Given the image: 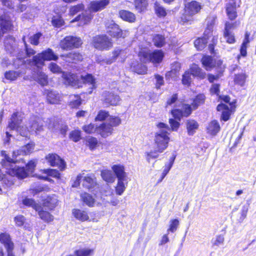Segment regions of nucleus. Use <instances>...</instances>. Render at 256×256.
I'll use <instances>...</instances> for the list:
<instances>
[{
  "mask_svg": "<svg viewBox=\"0 0 256 256\" xmlns=\"http://www.w3.org/2000/svg\"><path fill=\"white\" fill-rule=\"evenodd\" d=\"M158 126L160 128L156 132L154 138V150L147 152L146 159L150 162V158H156L158 156V153L162 152L168 147L170 138L168 136V130H170L168 126L162 122H160Z\"/></svg>",
  "mask_w": 256,
  "mask_h": 256,
  "instance_id": "1",
  "label": "nucleus"
},
{
  "mask_svg": "<svg viewBox=\"0 0 256 256\" xmlns=\"http://www.w3.org/2000/svg\"><path fill=\"white\" fill-rule=\"evenodd\" d=\"M16 152H14L12 158H10L6 153V151L1 152L2 156L3 158L1 162V164L4 168L6 169V172L9 175L16 176L20 178H24L27 177L29 172L24 167H19L16 165L18 160L15 157Z\"/></svg>",
  "mask_w": 256,
  "mask_h": 256,
  "instance_id": "2",
  "label": "nucleus"
},
{
  "mask_svg": "<svg viewBox=\"0 0 256 256\" xmlns=\"http://www.w3.org/2000/svg\"><path fill=\"white\" fill-rule=\"evenodd\" d=\"M202 6L196 1H192L186 3L184 13L182 15L180 22L184 24L192 21L193 16L198 14Z\"/></svg>",
  "mask_w": 256,
  "mask_h": 256,
  "instance_id": "3",
  "label": "nucleus"
},
{
  "mask_svg": "<svg viewBox=\"0 0 256 256\" xmlns=\"http://www.w3.org/2000/svg\"><path fill=\"white\" fill-rule=\"evenodd\" d=\"M58 59V56L52 49L48 48L34 56L32 62L34 66L40 68L44 66L46 60H56Z\"/></svg>",
  "mask_w": 256,
  "mask_h": 256,
  "instance_id": "4",
  "label": "nucleus"
},
{
  "mask_svg": "<svg viewBox=\"0 0 256 256\" xmlns=\"http://www.w3.org/2000/svg\"><path fill=\"white\" fill-rule=\"evenodd\" d=\"M138 56L141 62L144 63L150 62L159 63L162 60L164 54L162 50H155L153 52L142 50L140 52Z\"/></svg>",
  "mask_w": 256,
  "mask_h": 256,
  "instance_id": "5",
  "label": "nucleus"
},
{
  "mask_svg": "<svg viewBox=\"0 0 256 256\" xmlns=\"http://www.w3.org/2000/svg\"><path fill=\"white\" fill-rule=\"evenodd\" d=\"M82 44L80 38L74 36H66L61 40L60 46L64 50H68L79 48Z\"/></svg>",
  "mask_w": 256,
  "mask_h": 256,
  "instance_id": "6",
  "label": "nucleus"
},
{
  "mask_svg": "<svg viewBox=\"0 0 256 256\" xmlns=\"http://www.w3.org/2000/svg\"><path fill=\"white\" fill-rule=\"evenodd\" d=\"M49 202H50L48 200H46L44 203V206H40V207L37 208L36 210L40 218L42 220L46 222H52L54 220V216L50 214V212L44 210V209L46 210L44 207L47 206L48 208V209L52 210L55 207L56 204V202H54L52 203H50V204L48 205Z\"/></svg>",
  "mask_w": 256,
  "mask_h": 256,
  "instance_id": "7",
  "label": "nucleus"
},
{
  "mask_svg": "<svg viewBox=\"0 0 256 256\" xmlns=\"http://www.w3.org/2000/svg\"><path fill=\"white\" fill-rule=\"evenodd\" d=\"M94 47L99 50H108L112 46L111 40L106 35L98 36L92 40Z\"/></svg>",
  "mask_w": 256,
  "mask_h": 256,
  "instance_id": "8",
  "label": "nucleus"
},
{
  "mask_svg": "<svg viewBox=\"0 0 256 256\" xmlns=\"http://www.w3.org/2000/svg\"><path fill=\"white\" fill-rule=\"evenodd\" d=\"M102 100L106 106H116L120 100V98L116 94L113 92L105 91L102 94Z\"/></svg>",
  "mask_w": 256,
  "mask_h": 256,
  "instance_id": "9",
  "label": "nucleus"
},
{
  "mask_svg": "<svg viewBox=\"0 0 256 256\" xmlns=\"http://www.w3.org/2000/svg\"><path fill=\"white\" fill-rule=\"evenodd\" d=\"M106 26L107 29V33L112 36L117 38H124L125 37L122 30L120 29L119 26L113 21L107 22L106 24Z\"/></svg>",
  "mask_w": 256,
  "mask_h": 256,
  "instance_id": "10",
  "label": "nucleus"
},
{
  "mask_svg": "<svg viewBox=\"0 0 256 256\" xmlns=\"http://www.w3.org/2000/svg\"><path fill=\"white\" fill-rule=\"evenodd\" d=\"M46 159L52 166H58L61 170H63L66 167V163L58 155L56 154H49L46 156Z\"/></svg>",
  "mask_w": 256,
  "mask_h": 256,
  "instance_id": "11",
  "label": "nucleus"
},
{
  "mask_svg": "<svg viewBox=\"0 0 256 256\" xmlns=\"http://www.w3.org/2000/svg\"><path fill=\"white\" fill-rule=\"evenodd\" d=\"M0 241L6 250L8 256H14L12 253L14 245L10 235L6 233L1 234H0Z\"/></svg>",
  "mask_w": 256,
  "mask_h": 256,
  "instance_id": "12",
  "label": "nucleus"
},
{
  "mask_svg": "<svg viewBox=\"0 0 256 256\" xmlns=\"http://www.w3.org/2000/svg\"><path fill=\"white\" fill-rule=\"evenodd\" d=\"M110 0H97L90 2L88 8L90 12H96L104 9L109 4Z\"/></svg>",
  "mask_w": 256,
  "mask_h": 256,
  "instance_id": "13",
  "label": "nucleus"
},
{
  "mask_svg": "<svg viewBox=\"0 0 256 256\" xmlns=\"http://www.w3.org/2000/svg\"><path fill=\"white\" fill-rule=\"evenodd\" d=\"M12 26L10 18L8 16L4 14L0 16V38L5 32L10 30Z\"/></svg>",
  "mask_w": 256,
  "mask_h": 256,
  "instance_id": "14",
  "label": "nucleus"
},
{
  "mask_svg": "<svg viewBox=\"0 0 256 256\" xmlns=\"http://www.w3.org/2000/svg\"><path fill=\"white\" fill-rule=\"evenodd\" d=\"M34 70L32 74V78L42 86H46L48 83V76L39 68Z\"/></svg>",
  "mask_w": 256,
  "mask_h": 256,
  "instance_id": "15",
  "label": "nucleus"
},
{
  "mask_svg": "<svg viewBox=\"0 0 256 256\" xmlns=\"http://www.w3.org/2000/svg\"><path fill=\"white\" fill-rule=\"evenodd\" d=\"M62 77L64 80V82L66 85L78 88L80 86L78 82V78L75 74L70 73L63 72L62 74Z\"/></svg>",
  "mask_w": 256,
  "mask_h": 256,
  "instance_id": "16",
  "label": "nucleus"
},
{
  "mask_svg": "<svg viewBox=\"0 0 256 256\" xmlns=\"http://www.w3.org/2000/svg\"><path fill=\"white\" fill-rule=\"evenodd\" d=\"M216 22V16L214 14L209 16L206 19V28L205 30L204 36H212L213 28Z\"/></svg>",
  "mask_w": 256,
  "mask_h": 256,
  "instance_id": "17",
  "label": "nucleus"
},
{
  "mask_svg": "<svg viewBox=\"0 0 256 256\" xmlns=\"http://www.w3.org/2000/svg\"><path fill=\"white\" fill-rule=\"evenodd\" d=\"M226 4V11L229 18L233 20L237 16L236 12V0H228Z\"/></svg>",
  "mask_w": 256,
  "mask_h": 256,
  "instance_id": "18",
  "label": "nucleus"
},
{
  "mask_svg": "<svg viewBox=\"0 0 256 256\" xmlns=\"http://www.w3.org/2000/svg\"><path fill=\"white\" fill-rule=\"evenodd\" d=\"M92 12H90L89 10H85L81 14H78L72 22H80L81 23L84 24H87L92 18L94 15L92 14Z\"/></svg>",
  "mask_w": 256,
  "mask_h": 256,
  "instance_id": "19",
  "label": "nucleus"
},
{
  "mask_svg": "<svg viewBox=\"0 0 256 256\" xmlns=\"http://www.w3.org/2000/svg\"><path fill=\"white\" fill-rule=\"evenodd\" d=\"M113 128L108 124L106 122L102 124L96 128V132L100 134L102 137L106 138L111 134Z\"/></svg>",
  "mask_w": 256,
  "mask_h": 256,
  "instance_id": "20",
  "label": "nucleus"
},
{
  "mask_svg": "<svg viewBox=\"0 0 256 256\" xmlns=\"http://www.w3.org/2000/svg\"><path fill=\"white\" fill-rule=\"evenodd\" d=\"M62 96L56 91H48L46 94V100L50 104H57L61 100Z\"/></svg>",
  "mask_w": 256,
  "mask_h": 256,
  "instance_id": "21",
  "label": "nucleus"
},
{
  "mask_svg": "<svg viewBox=\"0 0 256 256\" xmlns=\"http://www.w3.org/2000/svg\"><path fill=\"white\" fill-rule=\"evenodd\" d=\"M218 111H222L221 120L226 122L230 118V110L228 106L224 104H219L216 108Z\"/></svg>",
  "mask_w": 256,
  "mask_h": 256,
  "instance_id": "22",
  "label": "nucleus"
},
{
  "mask_svg": "<svg viewBox=\"0 0 256 256\" xmlns=\"http://www.w3.org/2000/svg\"><path fill=\"white\" fill-rule=\"evenodd\" d=\"M62 56L64 57V60L68 62L76 63L82 60V55L77 52H70L66 55L63 54Z\"/></svg>",
  "mask_w": 256,
  "mask_h": 256,
  "instance_id": "23",
  "label": "nucleus"
},
{
  "mask_svg": "<svg viewBox=\"0 0 256 256\" xmlns=\"http://www.w3.org/2000/svg\"><path fill=\"white\" fill-rule=\"evenodd\" d=\"M81 79L85 85L88 84L90 86V90L88 91V93L90 94L92 90L96 88L95 80L93 76L90 74H87L84 76H82Z\"/></svg>",
  "mask_w": 256,
  "mask_h": 256,
  "instance_id": "24",
  "label": "nucleus"
},
{
  "mask_svg": "<svg viewBox=\"0 0 256 256\" xmlns=\"http://www.w3.org/2000/svg\"><path fill=\"white\" fill-rule=\"evenodd\" d=\"M14 41V38L10 35L8 36L4 40V45L6 50L12 54H14V51L16 48Z\"/></svg>",
  "mask_w": 256,
  "mask_h": 256,
  "instance_id": "25",
  "label": "nucleus"
},
{
  "mask_svg": "<svg viewBox=\"0 0 256 256\" xmlns=\"http://www.w3.org/2000/svg\"><path fill=\"white\" fill-rule=\"evenodd\" d=\"M18 112H14L8 124V128L11 130H18L20 124L22 122V118L18 117Z\"/></svg>",
  "mask_w": 256,
  "mask_h": 256,
  "instance_id": "26",
  "label": "nucleus"
},
{
  "mask_svg": "<svg viewBox=\"0 0 256 256\" xmlns=\"http://www.w3.org/2000/svg\"><path fill=\"white\" fill-rule=\"evenodd\" d=\"M220 126L218 121L212 120L206 127L207 132L212 136H216L220 130Z\"/></svg>",
  "mask_w": 256,
  "mask_h": 256,
  "instance_id": "27",
  "label": "nucleus"
},
{
  "mask_svg": "<svg viewBox=\"0 0 256 256\" xmlns=\"http://www.w3.org/2000/svg\"><path fill=\"white\" fill-rule=\"evenodd\" d=\"M74 217L82 222H84L89 219V216L86 212L79 209H74L72 212Z\"/></svg>",
  "mask_w": 256,
  "mask_h": 256,
  "instance_id": "28",
  "label": "nucleus"
},
{
  "mask_svg": "<svg viewBox=\"0 0 256 256\" xmlns=\"http://www.w3.org/2000/svg\"><path fill=\"white\" fill-rule=\"evenodd\" d=\"M112 169L118 178V180H126V174L124 172L123 166L120 165H114Z\"/></svg>",
  "mask_w": 256,
  "mask_h": 256,
  "instance_id": "29",
  "label": "nucleus"
},
{
  "mask_svg": "<svg viewBox=\"0 0 256 256\" xmlns=\"http://www.w3.org/2000/svg\"><path fill=\"white\" fill-rule=\"evenodd\" d=\"M210 38H212L211 36H205L204 32L202 38H198L195 40L194 42V45L195 47L197 50H202L206 47V44L208 43V40H209Z\"/></svg>",
  "mask_w": 256,
  "mask_h": 256,
  "instance_id": "30",
  "label": "nucleus"
},
{
  "mask_svg": "<svg viewBox=\"0 0 256 256\" xmlns=\"http://www.w3.org/2000/svg\"><path fill=\"white\" fill-rule=\"evenodd\" d=\"M130 68L132 71L138 74H146L147 71L146 66L144 64L138 63V62H133Z\"/></svg>",
  "mask_w": 256,
  "mask_h": 256,
  "instance_id": "31",
  "label": "nucleus"
},
{
  "mask_svg": "<svg viewBox=\"0 0 256 256\" xmlns=\"http://www.w3.org/2000/svg\"><path fill=\"white\" fill-rule=\"evenodd\" d=\"M201 61L203 66L208 71H210L214 68V60L210 56H203Z\"/></svg>",
  "mask_w": 256,
  "mask_h": 256,
  "instance_id": "32",
  "label": "nucleus"
},
{
  "mask_svg": "<svg viewBox=\"0 0 256 256\" xmlns=\"http://www.w3.org/2000/svg\"><path fill=\"white\" fill-rule=\"evenodd\" d=\"M119 15L124 20L129 22H133L136 20L135 15L128 10H121L119 12Z\"/></svg>",
  "mask_w": 256,
  "mask_h": 256,
  "instance_id": "33",
  "label": "nucleus"
},
{
  "mask_svg": "<svg viewBox=\"0 0 256 256\" xmlns=\"http://www.w3.org/2000/svg\"><path fill=\"white\" fill-rule=\"evenodd\" d=\"M188 134L189 136H192L196 130L198 128V123L194 120H188L186 122Z\"/></svg>",
  "mask_w": 256,
  "mask_h": 256,
  "instance_id": "34",
  "label": "nucleus"
},
{
  "mask_svg": "<svg viewBox=\"0 0 256 256\" xmlns=\"http://www.w3.org/2000/svg\"><path fill=\"white\" fill-rule=\"evenodd\" d=\"M190 70V72L194 76H197L200 79H204L206 76V72L196 64L192 66Z\"/></svg>",
  "mask_w": 256,
  "mask_h": 256,
  "instance_id": "35",
  "label": "nucleus"
},
{
  "mask_svg": "<svg viewBox=\"0 0 256 256\" xmlns=\"http://www.w3.org/2000/svg\"><path fill=\"white\" fill-rule=\"evenodd\" d=\"M247 76L246 74L241 70V72L234 74V82L236 84L241 86H244Z\"/></svg>",
  "mask_w": 256,
  "mask_h": 256,
  "instance_id": "36",
  "label": "nucleus"
},
{
  "mask_svg": "<svg viewBox=\"0 0 256 256\" xmlns=\"http://www.w3.org/2000/svg\"><path fill=\"white\" fill-rule=\"evenodd\" d=\"M96 185V182L94 178V176L88 175L84 178L82 184L84 187L90 190L94 188Z\"/></svg>",
  "mask_w": 256,
  "mask_h": 256,
  "instance_id": "37",
  "label": "nucleus"
},
{
  "mask_svg": "<svg viewBox=\"0 0 256 256\" xmlns=\"http://www.w3.org/2000/svg\"><path fill=\"white\" fill-rule=\"evenodd\" d=\"M80 198L82 201L86 206L90 207H92L94 206L95 200L90 194L86 192L82 194Z\"/></svg>",
  "mask_w": 256,
  "mask_h": 256,
  "instance_id": "38",
  "label": "nucleus"
},
{
  "mask_svg": "<svg viewBox=\"0 0 256 256\" xmlns=\"http://www.w3.org/2000/svg\"><path fill=\"white\" fill-rule=\"evenodd\" d=\"M34 146L33 143H29L22 146V150L15 151L16 152L15 157L16 158L18 156L21 155L22 154H30L34 150Z\"/></svg>",
  "mask_w": 256,
  "mask_h": 256,
  "instance_id": "39",
  "label": "nucleus"
},
{
  "mask_svg": "<svg viewBox=\"0 0 256 256\" xmlns=\"http://www.w3.org/2000/svg\"><path fill=\"white\" fill-rule=\"evenodd\" d=\"M29 127L30 129H28V131L34 132L36 134H38L43 129V126L41 124L40 120L39 118H37L34 120Z\"/></svg>",
  "mask_w": 256,
  "mask_h": 256,
  "instance_id": "40",
  "label": "nucleus"
},
{
  "mask_svg": "<svg viewBox=\"0 0 256 256\" xmlns=\"http://www.w3.org/2000/svg\"><path fill=\"white\" fill-rule=\"evenodd\" d=\"M82 104L80 96L78 95H71L70 96L69 105L72 108H76Z\"/></svg>",
  "mask_w": 256,
  "mask_h": 256,
  "instance_id": "41",
  "label": "nucleus"
},
{
  "mask_svg": "<svg viewBox=\"0 0 256 256\" xmlns=\"http://www.w3.org/2000/svg\"><path fill=\"white\" fill-rule=\"evenodd\" d=\"M102 176L104 180L108 182H113L114 181L115 177L112 172L108 170H104L102 172Z\"/></svg>",
  "mask_w": 256,
  "mask_h": 256,
  "instance_id": "42",
  "label": "nucleus"
},
{
  "mask_svg": "<svg viewBox=\"0 0 256 256\" xmlns=\"http://www.w3.org/2000/svg\"><path fill=\"white\" fill-rule=\"evenodd\" d=\"M12 176L9 175L8 176H4L2 178L0 181L3 187L8 188L14 184Z\"/></svg>",
  "mask_w": 256,
  "mask_h": 256,
  "instance_id": "43",
  "label": "nucleus"
},
{
  "mask_svg": "<svg viewBox=\"0 0 256 256\" xmlns=\"http://www.w3.org/2000/svg\"><path fill=\"white\" fill-rule=\"evenodd\" d=\"M152 40L154 46L158 48L162 46L165 44V38L160 34L154 36Z\"/></svg>",
  "mask_w": 256,
  "mask_h": 256,
  "instance_id": "44",
  "label": "nucleus"
},
{
  "mask_svg": "<svg viewBox=\"0 0 256 256\" xmlns=\"http://www.w3.org/2000/svg\"><path fill=\"white\" fill-rule=\"evenodd\" d=\"M84 6L82 3L72 6L70 8L69 14L72 16H74L78 12L84 10Z\"/></svg>",
  "mask_w": 256,
  "mask_h": 256,
  "instance_id": "45",
  "label": "nucleus"
},
{
  "mask_svg": "<svg viewBox=\"0 0 256 256\" xmlns=\"http://www.w3.org/2000/svg\"><path fill=\"white\" fill-rule=\"evenodd\" d=\"M154 10L158 17H164L166 15V9L157 2L154 4Z\"/></svg>",
  "mask_w": 256,
  "mask_h": 256,
  "instance_id": "46",
  "label": "nucleus"
},
{
  "mask_svg": "<svg viewBox=\"0 0 256 256\" xmlns=\"http://www.w3.org/2000/svg\"><path fill=\"white\" fill-rule=\"evenodd\" d=\"M205 96L202 94L198 95L193 100L192 106L194 109L196 108L200 105L203 104L204 102Z\"/></svg>",
  "mask_w": 256,
  "mask_h": 256,
  "instance_id": "47",
  "label": "nucleus"
},
{
  "mask_svg": "<svg viewBox=\"0 0 256 256\" xmlns=\"http://www.w3.org/2000/svg\"><path fill=\"white\" fill-rule=\"evenodd\" d=\"M21 72L19 71L10 70L5 73V78L10 80H16L18 77L20 76Z\"/></svg>",
  "mask_w": 256,
  "mask_h": 256,
  "instance_id": "48",
  "label": "nucleus"
},
{
  "mask_svg": "<svg viewBox=\"0 0 256 256\" xmlns=\"http://www.w3.org/2000/svg\"><path fill=\"white\" fill-rule=\"evenodd\" d=\"M86 144L90 150H93L96 146L98 144V140L95 138L88 136L86 138Z\"/></svg>",
  "mask_w": 256,
  "mask_h": 256,
  "instance_id": "49",
  "label": "nucleus"
},
{
  "mask_svg": "<svg viewBox=\"0 0 256 256\" xmlns=\"http://www.w3.org/2000/svg\"><path fill=\"white\" fill-rule=\"evenodd\" d=\"M22 204L26 206H32L36 211L37 210V208L40 206V205L36 204L32 198H26L22 200Z\"/></svg>",
  "mask_w": 256,
  "mask_h": 256,
  "instance_id": "50",
  "label": "nucleus"
},
{
  "mask_svg": "<svg viewBox=\"0 0 256 256\" xmlns=\"http://www.w3.org/2000/svg\"><path fill=\"white\" fill-rule=\"evenodd\" d=\"M93 250L88 248H82L74 251L76 256H90L92 253Z\"/></svg>",
  "mask_w": 256,
  "mask_h": 256,
  "instance_id": "51",
  "label": "nucleus"
},
{
  "mask_svg": "<svg viewBox=\"0 0 256 256\" xmlns=\"http://www.w3.org/2000/svg\"><path fill=\"white\" fill-rule=\"evenodd\" d=\"M69 138L74 142H78L81 139V132L79 130H74L70 134Z\"/></svg>",
  "mask_w": 256,
  "mask_h": 256,
  "instance_id": "52",
  "label": "nucleus"
},
{
  "mask_svg": "<svg viewBox=\"0 0 256 256\" xmlns=\"http://www.w3.org/2000/svg\"><path fill=\"white\" fill-rule=\"evenodd\" d=\"M52 23L54 26L60 28L64 25V20L60 16H53Z\"/></svg>",
  "mask_w": 256,
  "mask_h": 256,
  "instance_id": "53",
  "label": "nucleus"
},
{
  "mask_svg": "<svg viewBox=\"0 0 256 256\" xmlns=\"http://www.w3.org/2000/svg\"><path fill=\"white\" fill-rule=\"evenodd\" d=\"M126 53L124 50L119 48H116L112 52V58L114 60H116L118 56L124 58L126 56Z\"/></svg>",
  "mask_w": 256,
  "mask_h": 256,
  "instance_id": "54",
  "label": "nucleus"
},
{
  "mask_svg": "<svg viewBox=\"0 0 256 256\" xmlns=\"http://www.w3.org/2000/svg\"><path fill=\"white\" fill-rule=\"evenodd\" d=\"M126 180H118L117 186L116 187V192L118 195H121L125 190L126 186L124 182Z\"/></svg>",
  "mask_w": 256,
  "mask_h": 256,
  "instance_id": "55",
  "label": "nucleus"
},
{
  "mask_svg": "<svg viewBox=\"0 0 256 256\" xmlns=\"http://www.w3.org/2000/svg\"><path fill=\"white\" fill-rule=\"evenodd\" d=\"M179 225V221L178 219H174L170 221V228L168 229L167 232H174L177 230V228Z\"/></svg>",
  "mask_w": 256,
  "mask_h": 256,
  "instance_id": "56",
  "label": "nucleus"
},
{
  "mask_svg": "<svg viewBox=\"0 0 256 256\" xmlns=\"http://www.w3.org/2000/svg\"><path fill=\"white\" fill-rule=\"evenodd\" d=\"M110 116L108 112H106L104 110H100L98 112V114L96 118V120L98 121H102L106 120V118Z\"/></svg>",
  "mask_w": 256,
  "mask_h": 256,
  "instance_id": "57",
  "label": "nucleus"
},
{
  "mask_svg": "<svg viewBox=\"0 0 256 256\" xmlns=\"http://www.w3.org/2000/svg\"><path fill=\"white\" fill-rule=\"evenodd\" d=\"M192 75L191 73L188 71H186L184 72L182 76V82L186 86H189L190 84L192 81Z\"/></svg>",
  "mask_w": 256,
  "mask_h": 256,
  "instance_id": "58",
  "label": "nucleus"
},
{
  "mask_svg": "<svg viewBox=\"0 0 256 256\" xmlns=\"http://www.w3.org/2000/svg\"><path fill=\"white\" fill-rule=\"evenodd\" d=\"M42 34L40 32L30 36L29 38L30 43L32 45L38 46L39 44V40Z\"/></svg>",
  "mask_w": 256,
  "mask_h": 256,
  "instance_id": "59",
  "label": "nucleus"
},
{
  "mask_svg": "<svg viewBox=\"0 0 256 256\" xmlns=\"http://www.w3.org/2000/svg\"><path fill=\"white\" fill-rule=\"evenodd\" d=\"M25 38V36H24L22 38V41L24 44L25 50L28 56L30 57L36 54V51L29 46L26 44Z\"/></svg>",
  "mask_w": 256,
  "mask_h": 256,
  "instance_id": "60",
  "label": "nucleus"
},
{
  "mask_svg": "<svg viewBox=\"0 0 256 256\" xmlns=\"http://www.w3.org/2000/svg\"><path fill=\"white\" fill-rule=\"evenodd\" d=\"M108 120L110 122L108 124L112 126V128L118 126L121 123V120L118 116H110Z\"/></svg>",
  "mask_w": 256,
  "mask_h": 256,
  "instance_id": "61",
  "label": "nucleus"
},
{
  "mask_svg": "<svg viewBox=\"0 0 256 256\" xmlns=\"http://www.w3.org/2000/svg\"><path fill=\"white\" fill-rule=\"evenodd\" d=\"M134 4L136 8L140 10L146 8L148 4L146 0H135Z\"/></svg>",
  "mask_w": 256,
  "mask_h": 256,
  "instance_id": "62",
  "label": "nucleus"
},
{
  "mask_svg": "<svg viewBox=\"0 0 256 256\" xmlns=\"http://www.w3.org/2000/svg\"><path fill=\"white\" fill-rule=\"evenodd\" d=\"M172 114L174 118L178 120H180L181 118L184 116L183 111L179 109H174L172 110Z\"/></svg>",
  "mask_w": 256,
  "mask_h": 256,
  "instance_id": "63",
  "label": "nucleus"
},
{
  "mask_svg": "<svg viewBox=\"0 0 256 256\" xmlns=\"http://www.w3.org/2000/svg\"><path fill=\"white\" fill-rule=\"evenodd\" d=\"M96 128L94 124H90L83 126V130L87 134H91L96 132Z\"/></svg>",
  "mask_w": 256,
  "mask_h": 256,
  "instance_id": "64",
  "label": "nucleus"
}]
</instances>
